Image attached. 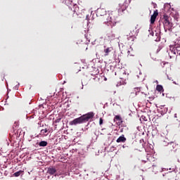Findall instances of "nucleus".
<instances>
[{"mask_svg": "<svg viewBox=\"0 0 180 180\" xmlns=\"http://www.w3.org/2000/svg\"><path fill=\"white\" fill-rule=\"evenodd\" d=\"M118 121V123L120 124H122V123H123V120H122V117H120V115H115V117H114V122Z\"/></svg>", "mask_w": 180, "mask_h": 180, "instance_id": "obj_10", "label": "nucleus"}, {"mask_svg": "<svg viewBox=\"0 0 180 180\" xmlns=\"http://www.w3.org/2000/svg\"><path fill=\"white\" fill-rule=\"evenodd\" d=\"M94 116H95V114L93 112H88L79 117L75 118L70 122V124L71 126H77V124L86 123V122H89V119H93Z\"/></svg>", "mask_w": 180, "mask_h": 180, "instance_id": "obj_1", "label": "nucleus"}, {"mask_svg": "<svg viewBox=\"0 0 180 180\" xmlns=\"http://www.w3.org/2000/svg\"><path fill=\"white\" fill-rule=\"evenodd\" d=\"M157 16H158V10H155L150 17L151 25H154V23L155 22V19H157Z\"/></svg>", "mask_w": 180, "mask_h": 180, "instance_id": "obj_6", "label": "nucleus"}, {"mask_svg": "<svg viewBox=\"0 0 180 180\" xmlns=\"http://www.w3.org/2000/svg\"><path fill=\"white\" fill-rule=\"evenodd\" d=\"M78 11H79V7H78V5L74 4L73 5V12H74V13H77V12H78Z\"/></svg>", "mask_w": 180, "mask_h": 180, "instance_id": "obj_14", "label": "nucleus"}, {"mask_svg": "<svg viewBox=\"0 0 180 180\" xmlns=\"http://www.w3.org/2000/svg\"><path fill=\"white\" fill-rule=\"evenodd\" d=\"M173 54H179L180 56V41H179L177 44H175L174 47L173 48V51H172Z\"/></svg>", "mask_w": 180, "mask_h": 180, "instance_id": "obj_5", "label": "nucleus"}, {"mask_svg": "<svg viewBox=\"0 0 180 180\" xmlns=\"http://www.w3.org/2000/svg\"><path fill=\"white\" fill-rule=\"evenodd\" d=\"M38 124H41V123H38Z\"/></svg>", "mask_w": 180, "mask_h": 180, "instance_id": "obj_23", "label": "nucleus"}, {"mask_svg": "<svg viewBox=\"0 0 180 180\" xmlns=\"http://www.w3.org/2000/svg\"><path fill=\"white\" fill-rule=\"evenodd\" d=\"M117 143H126V137L124 135L120 136L116 141Z\"/></svg>", "mask_w": 180, "mask_h": 180, "instance_id": "obj_9", "label": "nucleus"}, {"mask_svg": "<svg viewBox=\"0 0 180 180\" xmlns=\"http://www.w3.org/2000/svg\"><path fill=\"white\" fill-rule=\"evenodd\" d=\"M112 50H113V49L112 47H108V48L104 49L105 56H109V53H110V51H112Z\"/></svg>", "mask_w": 180, "mask_h": 180, "instance_id": "obj_11", "label": "nucleus"}, {"mask_svg": "<svg viewBox=\"0 0 180 180\" xmlns=\"http://www.w3.org/2000/svg\"><path fill=\"white\" fill-rule=\"evenodd\" d=\"M60 122H61V118H58L55 120L56 123H60Z\"/></svg>", "mask_w": 180, "mask_h": 180, "instance_id": "obj_18", "label": "nucleus"}, {"mask_svg": "<svg viewBox=\"0 0 180 180\" xmlns=\"http://www.w3.org/2000/svg\"><path fill=\"white\" fill-rule=\"evenodd\" d=\"M163 25L164 27H166V29H171L172 27V23L169 22V17L168 15H163Z\"/></svg>", "mask_w": 180, "mask_h": 180, "instance_id": "obj_3", "label": "nucleus"}, {"mask_svg": "<svg viewBox=\"0 0 180 180\" xmlns=\"http://www.w3.org/2000/svg\"><path fill=\"white\" fill-rule=\"evenodd\" d=\"M50 128H45L44 129H41L40 131V135L41 136H49L50 134Z\"/></svg>", "mask_w": 180, "mask_h": 180, "instance_id": "obj_7", "label": "nucleus"}, {"mask_svg": "<svg viewBox=\"0 0 180 180\" xmlns=\"http://www.w3.org/2000/svg\"><path fill=\"white\" fill-rule=\"evenodd\" d=\"M56 172H57V169H56V168L53 167L48 168V174H49V175H54Z\"/></svg>", "mask_w": 180, "mask_h": 180, "instance_id": "obj_8", "label": "nucleus"}, {"mask_svg": "<svg viewBox=\"0 0 180 180\" xmlns=\"http://www.w3.org/2000/svg\"><path fill=\"white\" fill-rule=\"evenodd\" d=\"M23 172H25V171L23 170H20L18 172H16L15 173L13 174V176L18 177V176H20V175H23Z\"/></svg>", "mask_w": 180, "mask_h": 180, "instance_id": "obj_12", "label": "nucleus"}, {"mask_svg": "<svg viewBox=\"0 0 180 180\" xmlns=\"http://www.w3.org/2000/svg\"><path fill=\"white\" fill-rule=\"evenodd\" d=\"M105 18H107V23H109V25H112V26H115L116 25V18L115 16L112 17V14H109L108 16L105 15Z\"/></svg>", "mask_w": 180, "mask_h": 180, "instance_id": "obj_4", "label": "nucleus"}, {"mask_svg": "<svg viewBox=\"0 0 180 180\" xmlns=\"http://www.w3.org/2000/svg\"><path fill=\"white\" fill-rule=\"evenodd\" d=\"M58 175H60V174H55V176H58Z\"/></svg>", "mask_w": 180, "mask_h": 180, "instance_id": "obj_20", "label": "nucleus"}, {"mask_svg": "<svg viewBox=\"0 0 180 180\" xmlns=\"http://www.w3.org/2000/svg\"><path fill=\"white\" fill-rule=\"evenodd\" d=\"M162 89H164V88L161 85H160V84L157 85L156 90H158V92H161V91H162Z\"/></svg>", "mask_w": 180, "mask_h": 180, "instance_id": "obj_15", "label": "nucleus"}, {"mask_svg": "<svg viewBox=\"0 0 180 180\" xmlns=\"http://www.w3.org/2000/svg\"><path fill=\"white\" fill-rule=\"evenodd\" d=\"M99 124H100V125L103 124V119L100 118V120H99Z\"/></svg>", "mask_w": 180, "mask_h": 180, "instance_id": "obj_17", "label": "nucleus"}, {"mask_svg": "<svg viewBox=\"0 0 180 180\" xmlns=\"http://www.w3.org/2000/svg\"><path fill=\"white\" fill-rule=\"evenodd\" d=\"M120 8H118V12L123 13L129 7V3L126 0H117Z\"/></svg>", "mask_w": 180, "mask_h": 180, "instance_id": "obj_2", "label": "nucleus"}, {"mask_svg": "<svg viewBox=\"0 0 180 180\" xmlns=\"http://www.w3.org/2000/svg\"><path fill=\"white\" fill-rule=\"evenodd\" d=\"M124 130H126V128H121L120 129V132L123 133V131H124Z\"/></svg>", "mask_w": 180, "mask_h": 180, "instance_id": "obj_19", "label": "nucleus"}, {"mask_svg": "<svg viewBox=\"0 0 180 180\" xmlns=\"http://www.w3.org/2000/svg\"><path fill=\"white\" fill-rule=\"evenodd\" d=\"M13 129H15V125L13 126Z\"/></svg>", "mask_w": 180, "mask_h": 180, "instance_id": "obj_22", "label": "nucleus"}, {"mask_svg": "<svg viewBox=\"0 0 180 180\" xmlns=\"http://www.w3.org/2000/svg\"><path fill=\"white\" fill-rule=\"evenodd\" d=\"M47 144H48L47 141H42L39 142V147H46Z\"/></svg>", "mask_w": 180, "mask_h": 180, "instance_id": "obj_13", "label": "nucleus"}, {"mask_svg": "<svg viewBox=\"0 0 180 180\" xmlns=\"http://www.w3.org/2000/svg\"><path fill=\"white\" fill-rule=\"evenodd\" d=\"M160 41V39H155V41Z\"/></svg>", "mask_w": 180, "mask_h": 180, "instance_id": "obj_21", "label": "nucleus"}, {"mask_svg": "<svg viewBox=\"0 0 180 180\" xmlns=\"http://www.w3.org/2000/svg\"><path fill=\"white\" fill-rule=\"evenodd\" d=\"M135 95H137V92H140V88H134Z\"/></svg>", "mask_w": 180, "mask_h": 180, "instance_id": "obj_16", "label": "nucleus"}]
</instances>
